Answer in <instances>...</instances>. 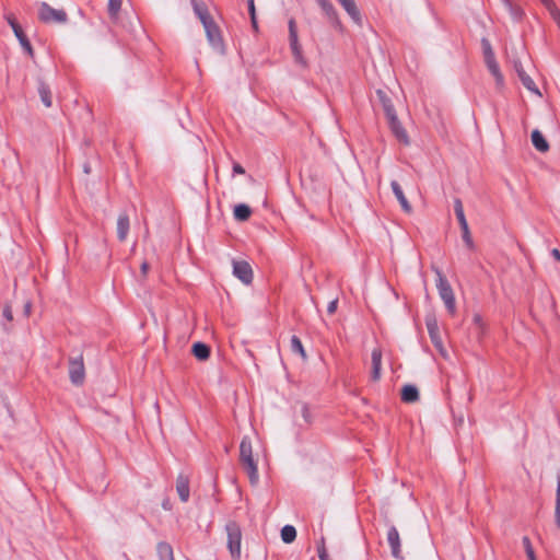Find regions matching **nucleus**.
<instances>
[{
    "instance_id": "obj_33",
    "label": "nucleus",
    "mask_w": 560,
    "mask_h": 560,
    "mask_svg": "<svg viewBox=\"0 0 560 560\" xmlns=\"http://www.w3.org/2000/svg\"><path fill=\"white\" fill-rule=\"evenodd\" d=\"M291 350H292V352L298 353L299 355H301V358L303 360H306V353H305V350L303 348V345H302L300 338L296 337V336H292L291 337Z\"/></svg>"
},
{
    "instance_id": "obj_43",
    "label": "nucleus",
    "mask_w": 560,
    "mask_h": 560,
    "mask_svg": "<svg viewBox=\"0 0 560 560\" xmlns=\"http://www.w3.org/2000/svg\"><path fill=\"white\" fill-rule=\"evenodd\" d=\"M318 558L320 560H329L328 559V553L326 551V548H325L324 544H322V546L318 547Z\"/></svg>"
},
{
    "instance_id": "obj_38",
    "label": "nucleus",
    "mask_w": 560,
    "mask_h": 560,
    "mask_svg": "<svg viewBox=\"0 0 560 560\" xmlns=\"http://www.w3.org/2000/svg\"><path fill=\"white\" fill-rule=\"evenodd\" d=\"M301 416L306 424L312 423V415H311L308 406L305 404H303L301 406Z\"/></svg>"
},
{
    "instance_id": "obj_25",
    "label": "nucleus",
    "mask_w": 560,
    "mask_h": 560,
    "mask_svg": "<svg viewBox=\"0 0 560 560\" xmlns=\"http://www.w3.org/2000/svg\"><path fill=\"white\" fill-rule=\"evenodd\" d=\"M158 555L160 560H174L173 556V548L167 542H159L158 547Z\"/></svg>"
},
{
    "instance_id": "obj_47",
    "label": "nucleus",
    "mask_w": 560,
    "mask_h": 560,
    "mask_svg": "<svg viewBox=\"0 0 560 560\" xmlns=\"http://www.w3.org/2000/svg\"><path fill=\"white\" fill-rule=\"evenodd\" d=\"M233 173L242 175V174L245 173V170H244V167L241 164L234 163V165H233Z\"/></svg>"
},
{
    "instance_id": "obj_40",
    "label": "nucleus",
    "mask_w": 560,
    "mask_h": 560,
    "mask_svg": "<svg viewBox=\"0 0 560 560\" xmlns=\"http://www.w3.org/2000/svg\"><path fill=\"white\" fill-rule=\"evenodd\" d=\"M289 37H290V39L299 38L298 31H296V23H295L294 19H291L289 21Z\"/></svg>"
},
{
    "instance_id": "obj_14",
    "label": "nucleus",
    "mask_w": 560,
    "mask_h": 560,
    "mask_svg": "<svg viewBox=\"0 0 560 560\" xmlns=\"http://www.w3.org/2000/svg\"><path fill=\"white\" fill-rule=\"evenodd\" d=\"M340 5L345 9L348 15L355 24H361L362 19L360 11L354 2V0H338Z\"/></svg>"
},
{
    "instance_id": "obj_18",
    "label": "nucleus",
    "mask_w": 560,
    "mask_h": 560,
    "mask_svg": "<svg viewBox=\"0 0 560 560\" xmlns=\"http://www.w3.org/2000/svg\"><path fill=\"white\" fill-rule=\"evenodd\" d=\"M129 232V218L126 213H121L117 220V236L119 241L124 242Z\"/></svg>"
},
{
    "instance_id": "obj_16",
    "label": "nucleus",
    "mask_w": 560,
    "mask_h": 560,
    "mask_svg": "<svg viewBox=\"0 0 560 560\" xmlns=\"http://www.w3.org/2000/svg\"><path fill=\"white\" fill-rule=\"evenodd\" d=\"M390 186H392V189H393V192L395 195V197L397 198V200L399 201L400 206H401V209L406 212V213H411L412 211V207L411 205L408 202L400 185L396 182V180H393L390 183Z\"/></svg>"
},
{
    "instance_id": "obj_4",
    "label": "nucleus",
    "mask_w": 560,
    "mask_h": 560,
    "mask_svg": "<svg viewBox=\"0 0 560 560\" xmlns=\"http://www.w3.org/2000/svg\"><path fill=\"white\" fill-rule=\"evenodd\" d=\"M38 19L43 23L63 24L68 21L66 11L54 9L48 3L42 2L38 7Z\"/></svg>"
},
{
    "instance_id": "obj_27",
    "label": "nucleus",
    "mask_w": 560,
    "mask_h": 560,
    "mask_svg": "<svg viewBox=\"0 0 560 560\" xmlns=\"http://www.w3.org/2000/svg\"><path fill=\"white\" fill-rule=\"evenodd\" d=\"M38 93H39V97H40L43 104L46 107H50L52 104V101H51V93H50L49 86L46 83L40 82L39 86H38Z\"/></svg>"
},
{
    "instance_id": "obj_54",
    "label": "nucleus",
    "mask_w": 560,
    "mask_h": 560,
    "mask_svg": "<svg viewBox=\"0 0 560 560\" xmlns=\"http://www.w3.org/2000/svg\"><path fill=\"white\" fill-rule=\"evenodd\" d=\"M503 2H504V4H505L506 7H509V8L511 7V3H510V1H509V0H503Z\"/></svg>"
},
{
    "instance_id": "obj_30",
    "label": "nucleus",
    "mask_w": 560,
    "mask_h": 560,
    "mask_svg": "<svg viewBox=\"0 0 560 560\" xmlns=\"http://www.w3.org/2000/svg\"><path fill=\"white\" fill-rule=\"evenodd\" d=\"M296 538V529L292 525H285L281 529V539L285 544H291Z\"/></svg>"
},
{
    "instance_id": "obj_44",
    "label": "nucleus",
    "mask_w": 560,
    "mask_h": 560,
    "mask_svg": "<svg viewBox=\"0 0 560 560\" xmlns=\"http://www.w3.org/2000/svg\"><path fill=\"white\" fill-rule=\"evenodd\" d=\"M513 67L517 73V75L521 74V72H525L522 62L518 59L513 60Z\"/></svg>"
},
{
    "instance_id": "obj_7",
    "label": "nucleus",
    "mask_w": 560,
    "mask_h": 560,
    "mask_svg": "<svg viewBox=\"0 0 560 560\" xmlns=\"http://www.w3.org/2000/svg\"><path fill=\"white\" fill-rule=\"evenodd\" d=\"M427 328L432 343L439 350V352L446 358L447 353L442 342L438 320L434 317L428 318Z\"/></svg>"
},
{
    "instance_id": "obj_37",
    "label": "nucleus",
    "mask_w": 560,
    "mask_h": 560,
    "mask_svg": "<svg viewBox=\"0 0 560 560\" xmlns=\"http://www.w3.org/2000/svg\"><path fill=\"white\" fill-rule=\"evenodd\" d=\"M526 556L528 560H537L532 542L527 536H524L522 539Z\"/></svg>"
},
{
    "instance_id": "obj_39",
    "label": "nucleus",
    "mask_w": 560,
    "mask_h": 560,
    "mask_svg": "<svg viewBox=\"0 0 560 560\" xmlns=\"http://www.w3.org/2000/svg\"><path fill=\"white\" fill-rule=\"evenodd\" d=\"M472 322L478 327L479 334H483V331H485V323L482 320L481 315L478 314V313L474 314Z\"/></svg>"
},
{
    "instance_id": "obj_3",
    "label": "nucleus",
    "mask_w": 560,
    "mask_h": 560,
    "mask_svg": "<svg viewBox=\"0 0 560 560\" xmlns=\"http://www.w3.org/2000/svg\"><path fill=\"white\" fill-rule=\"evenodd\" d=\"M228 535V548L233 560H240L241 558V542L242 532L241 527L235 522H229L225 526Z\"/></svg>"
},
{
    "instance_id": "obj_13",
    "label": "nucleus",
    "mask_w": 560,
    "mask_h": 560,
    "mask_svg": "<svg viewBox=\"0 0 560 560\" xmlns=\"http://www.w3.org/2000/svg\"><path fill=\"white\" fill-rule=\"evenodd\" d=\"M371 360H372L371 377L373 381H378L381 378V368H382V350L380 348H374L372 350Z\"/></svg>"
},
{
    "instance_id": "obj_41",
    "label": "nucleus",
    "mask_w": 560,
    "mask_h": 560,
    "mask_svg": "<svg viewBox=\"0 0 560 560\" xmlns=\"http://www.w3.org/2000/svg\"><path fill=\"white\" fill-rule=\"evenodd\" d=\"M549 12L560 28V11L557 9V7H553L551 10H549Z\"/></svg>"
},
{
    "instance_id": "obj_42",
    "label": "nucleus",
    "mask_w": 560,
    "mask_h": 560,
    "mask_svg": "<svg viewBox=\"0 0 560 560\" xmlns=\"http://www.w3.org/2000/svg\"><path fill=\"white\" fill-rule=\"evenodd\" d=\"M3 317L11 322L13 319V314L10 305H5L3 308Z\"/></svg>"
},
{
    "instance_id": "obj_2",
    "label": "nucleus",
    "mask_w": 560,
    "mask_h": 560,
    "mask_svg": "<svg viewBox=\"0 0 560 560\" xmlns=\"http://www.w3.org/2000/svg\"><path fill=\"white\" fill-rule=\"evenodd\" d=\"M434 272L436 275V288L439 291V295L442 299V301L445 304L446 310L451 315H454L456 313V302L453 289L445 278V276L442 273V271L439 268H434Z\"/></svg>"
},
{
    "instance_id": "obj_10",
    "label": "nucleus",
    "mask_w": 560,
    "mask_h": 560,
    "mask_svg": "<svg viewBox=\"0 0 560 560\" xmlns=\"http://www.w3.org/2000/svg\"><path fill=\"white\" fill-rule=\"evenodd\" d=\"M386 118L388 120L390 130L395 135L397 140L400 141L404 144H409L408 135H407L406 130L404 129V127L401 126L400 121L398 120L397 115L394 114V115H392L389 117H386Z\"/></svg>"
},
{
    "instance_id": "obj_6",
    "label": "nucleus",
    "mask_w": 560,
    "mask_h": 560,
    "mask_svg": "<svg viewBox=\"0 0 560 560\" xmlns=\"http://www.w3.org/2000/svg\"><path fill=\"white\" fill-rule=\"evenodd\" d=\"M69 377L72 384L82 385L85 378L83 357L79 355L69 360Z\"/></svg>"
},
{
    "instance_id": "obj_51",
    "label": "nucleus",
    "mask_w": 560,
    "mask_h": 560,
    "mask_svg": "<svg viewBox=\"0 0 560 560\" xmlns=\"http://www.w3.org/2000/svg\"><path fill=\"white\" fill-rule=\"evenodd\" d=\"M31 307H32L31 302H27V303L25 304V307H24V312H25V315H26V316H28V315H30V313H31Z\"/></svg>"
},
{
    "instance_id": "obj_23",
    "label": "nucleus",
    "mask_w": 560,
    "mask_h": 560,
    "mask_svg": "<svg viewBox=\"0 0 560 560\" xmlns=\"http://www.w3.org/2000/svg\"><path fill=\"white\" fill-rule=\"evenodd\" d=\"M233 214L237 221H246L252 214L250 208L245 203H238L234 207Z\"/></svg>"
},
{
    "instance_id": "obj_29",
    "label": "nucleus",
    "mask_w": 560,
    "mask_h": 560,
    "mask_svg": "<svg viewBox=\"0 0 560 560\" xmlns=\"http://www.w3.org/2000/svg\"><path fill=\"white\" fill-rule=\"evenodd\" d=\"M290 47H291L294 60L298 63L305 65V60L302 55V48L299 43V38L290 39Z\"/></svg>"
},
{
    "instance_id": "obj_24",
    "label": "nucleus",
    "mask_w": 560,
    "mask_h": 560,
    "mask_svg": "<svg viewBox=\"0 0 560 560\" xmlns=\"http://www.w3.org/2000/svg\"><path fill=\"white\" fill-rule=\"evenodd\" d=\"M192 354L198 360H207L210 355V348L203 342H196L192 345Z\"/></svg>"
},
{
    "instance_id": "obj_48",
    "label": "nucleus",
    "mask_w": 560,
    "mask_h": 560,
    "mask_svg": "<svg viewBox=\"0 0 560 560\" xmlns=\"http://www.w3.org/2000/svg\"><path fill=\"white\" fill-rule=\"evenodd\" d=\"M149 268H150V267H149V264H148L147 261H143V262L141 264L140 269H141L142 278H145V277H147L148 271H149Z\"/></svg>"
},
{
    "instance_id": "obj_32",
    "label": "nucleus",
    "mask_w": 560,
    "mask_h": 560,
    "mask_svg": "<svg viewBox=\"0 0 560 560\" xmlns=\"http://www.w3.org/2000/svg\"><path fill=\"white\" fill-rule=\"evenodd\" d=\"M555 520H556L557 527L560 529V472H558V475H557Z\"/></svg>"
},
{
    "instance_id": "obj_35",
    "label": "nucleus",
    "mask_w": 560,
    "mask_h": 560,
    "mask_svg": "<svg viewBox=\"0 0 560 560\" xmlns=\"http://www.w3.org/2000/svg\"><path fill=\"white\" fill-rule=\"evenodd\" d=\"M485 61L495 58L491 44L487 38L481 39Z\"/></svg>"
},
{
    "instance_id": "obj_53",
    "label": "nucleus",
    "mask_w": 560,
    "mask_h": 560,
    "mask_svg": "<svg viewBox=\"0 0 560 560\" xmlns=\"http://www.w3.org/2000/svg\"><path fill=\"white\" fill-rule=\"evenodd\" d=\"M8 22L11 25L12 28H13V24H18L16 21L13 18H8Z\"/></svg>"
},
{
    "instance_id": "obj_21",
    "label": "nucleus",
    "mask_w": 560,
    "mask_h": 560,
    "mask_svg": "<svg viewBox=\"0 0 560 560\" xmlns=\"http://www.w3.org/2000/svg\"><path fill=\"white\" fill-rule=\"evenodd\" d=\"M13 32L19 39L21 46L25 49V51L32 57L33 56V48L31 46L30 40L25 36L22 27L19 24H13Z\"/></svg>"
},
{
    "instance_id": "obj_52",
    "label": "nucleus",
    "mask_w": 560,
    "mask_h": 560,
    "mask_svg": "<svg viewBox=\"0 0 560 560\" xmlns=\"http://www.w3.org/2000/svg\"><path fill=\"white\" fill-rule=\"evenodd\" d=\"M250 22H252L253 28H254L255 31H257V30H258V25H257V19H256V16H254V20H250Z\"/></svg>"
},
{
    "instance_id": "obj_45",
    "label": "nucleus",
    "mask_w": 560,
    "mask_h": 560,
    "mask_svg": "<svg viewBox=\"0 0 560 560\" xmlns=\"http://www.w3.org/2000/svg\"><path fill=\"white\" fill-rule=\"evenodd\" d=\"M337 304H338V299H335L332 300L328 306H327V312L328 314H334L337 310Z\"/></svg>"
},
{
    "instance_id": "obj_5",
    "label": "nucleus",
    "mask_w": 560,
    "mask_h": 560,
    "mask_svg": "<svg viewBox=\"0 0 560 560\" xmlns=\"http://www.w3.org/2000/svg\"><path fill=\"white\" fill-rule=\"evenodd\" d=\"M206 36L210 46L220 54L224 52V44L221 35V31L213 19L203 21Z\"/></svg>"
},
{
    "instance_id": "obj_46",
    "label": "nucleus",
    "mask_w": 560,
    "mask_h": 560,
    "mask_svg": "<svg viewBox=\"0 0 560 560\" xmlns=\"http://www.w3.org/2000/svg\"><path fill=\"white\" fill-rule=\"evenodd\" d=\"M248 11L250 14V20H254V16H256L254 0H248Z\"/></svg>"
},
{
    "instance_id": "obj_19",
    "label": "nucleus",
    "mask_w": 560,
    "mask_h": 560,
    "mask_svg": "<svg viewBox=\"0 0 560 560\" xmlns=\"http://www.w3.org/2000/svg\"><path fill=\"white\" fill-rule=\"evenodd\" d=\"M530 138L532 143L537 151L547 152L549 150V143L539 130H533Z\"/></svg>"
},
{
    "instance_id": "obj_15",
    "label": "nucleus",
    "mask_w": 560,
    "mask_h": 560,
    "mask_svg": "<svg viewBox=\"0 0 560 560\" xmlns=\"http://www.w3.org/2000/svg\"><path fill=\"white\" fill-rule=\"evenodd\" d=\"M340 5L345 9L348 15L355 24H361L362 19L360 11L354 2V0H338Z\"/></svg>"
},
{
    "instance_id": "obj_26",
    "label": "nucleus",
    "mask_w": 560,
    "mask_h": 560,
    "mask_svg": "<svg viewBox=\"0 0 560 560\" xmlns=\"http://www.w3.org/2000/svg\"><path fill=\"white\" fill-rule=\"evenodd\" d=\"M377 96L383 105V109L385 112L386 117H389V116L396 114L395 108L392 104V101L387 97V95L383 91L378 90Z\"/></svg>"
},
{
    "instance_id": "obj_9",
    "label": "nucleus",
    "mask_w": 560,
    "mask_h": 560,
    "mask_svg": "<svg viewBox=\"0 0 560 560\" xmlns=\"http://www.w3.org/2000/svg\"><path fill=\"white\" fill-rule=\"evenodd\" d=\"M387 542L390 547L392 556L397 560H402L400 536L395 526H390L387 532Z\"/></svg>"
},
{
    "instance_id": "obj_31",
    "label": "nucleus",
    "mask_w": 560,
    "mask_h": 560,
    "mask_svg": "<svg viewBox=\"0 0 560 560\" xmlns=\"http://www.w3.org/2000/svg\"><path fill=\"white\" fill-rule=\"evenodd\" d=\"M460 230H462V238L466 246L470 249L474 248V241L469 231V226L467 221L459 223Z\"/></svg>"
},
{
    "instance_id": "obj_28",
    "label": "nucleus",
    "mask_w": 560,
    "mask_h": 560,
    "mask_svg": "<svg viewBox=\"0 0 560 560\" xmlns=\"http://www.w3.org/2000/svg\"><path fill=\"white\" fill-rule=\"evenodd\" d=\"M521 82L523 83V85L530 92L535 93L536 95L538 96H541V93L540 91L538 90V88L536 86L535 82L533 81V79L526 73V72H521V74L518 75Z\"/></svg>"
},
{
    "instance_id": "obj_12",
    "label": "nucleus",
    "mask_w": 560,
    "mask_h": 560,
    "mask_svg": "<svg viewBox=\"0 0 560 560\" xmlns=\"http://www.w3.org/2000/svg\"><path fill=\"white\" fill-rule=\"evenodd\" d=\"M176 491L178 493L179 499L183 502H187L189 500L190 490H189V478L186 475L179 474L176 479Z\"/></svg>"
},
{
    "instance_id": "obj_1",
    "label": "nucleus",
    "mask_w": 560,
    "mask_h": 560,
    "mask_svg": "<svg viewBox=\"0 0 560 560\" xmlns=\"http://www.w3.org/2000/svg\"><path fill=\"white\" fill-rule=\"evenodd\" d=\"M240 462L246 470L249 481L253 486L259 480L257 464L253 456V445L250 438L244 436L240 445Z\"/></svg>"
},
{
    "instance_id": "obj_8",
    "label": "nucleus",
    "mask_w": 560,
    "mask_h": 560,
    "mask_svg": "<svg viewBox=\"0 0 560 560\" xmlns=\"http://www.w3.org/2000/svg\"><path fill=\"white\" fill-rule=\"evenodd\" d=\"M233 275L244 284H249L253 281L252 267L245 260H233Z\"/></svg>"
},
{
    "instance_id": "obj_50",
    "label": "nucleus",
    "mask_w": 560,
    "mask_h": 560,
    "mask_svg": "<svg viewBox=\"0 0 560 560\" xmlns=\"http://www.w3.org/2000/svg\"><path fill=\"white\" fill-rule=\"evenodd\" d=\"M551 255L555 257V259H557L558 261H560V252H559V249L553 248V249L551 250Z\"/></svg>"
},
{
    "instance_id": "obj_22",
    "label": "nucleus",
    "mask_w": 560,
    "mask_h": 560,
    "mask_svg": "<svg viewBox=\"0 0 560 560\" xmlns=\"http://www.w3.org/2000/svg\"><path fill=\"white\" fill-rule=\"evenodd\" d=\"M419 399L418 388L413 385H405L401 389V400L404 402H416Z\"/></svg>"
},
{
    "instance_id": "obj_49",
    "label": "nucleus",
    "mask_w": 560,
    "mask_h": 560,
    "mask_svg": "<svg viewBox=\"0 0 560 560\" xmlns=\"http://www.w3.org/2000/svg\"><path fill=\"white\" fill-rule=\"evenodd\" d=\"M541 3L548 9L551 10L553 7H556L553 0H540Z\"/></svg>"
},
{
    "instance_id": "obj_34",
    "label": "nucleus",
    "mask_w": 560,
    "mask_h": 560,
    "mask_svg": "<svg viewBox=\"0 0 560 560\" xmlns=\"http://www.w3.org/2000/svg\"><path fill=\"white\" fill-rule=\"evenodd\" d=\"M122 0H108V14L112 20H117Z\"/></svg>"
},
{
    "instance_id": "obj_36",
    "label": "nucleus",
    "mask_w": 560,
    "mask_h": 560,
    "mask_svg": "<svg viewBox=\"0 0 560 560\" xmlns=\"http://www.w3.org/2000/svg\"><path fill=\"white\" fill-rule=\"evenodd\" d=\"M454 210H455V214H456V218L458 220V223H462V222H466V217H465V213H464V208H463V203H462V200L456 198L454 200Z\"/></svg>"
},
{
    "instance_id": "obj_17",
    "label": "nucleus",
    "mask_w": 560,
    "mask_h": 560,
    "mask_svg": "<svg viewBox=\"0 0 560 560\" xmlns=\"http://www.w3.org/2000/svg\"><path fill=\"white\" fill-rule=\"evenodd\" d=\"M488 70L493 75L497 86L502 88L504 85V78L500 71L499 65L495 58L485 61Z\"/></svg>"
},
{
    "instance_id": "obj_20",
    "label": "nucleus",
    "mask_w": 560,
    "mask_h": 560,
    "mask_svg": "<svg viewBox=\"0 0 560 560\" xmlns=\"http://www.w3.org/2000/svg\"><path fill=\"white\" fill-rule=\"evenodd\" d=\"M191 5L194 9L195 14L198 16L201 23L203 21L211 20V15L208 13V9L206 4L200 0H191Z\"/></svg>"
},
{
    "instance_id": "obj_11",
    "label": "nucleus",
    "mask_w": 560,
    "mask_h": 560,
    "mask_svg": "<svg viewBox=\"0 0 560 560\" xmlns=\"http://www.w3.org/2000/svg\"><path fill=\"white\" fill-rule=\"evenodd\" d=\"M316 1H317L318 5L322 8V10L324 11V13L327 16V19L329 20V22L335 27L341 28V23L338 18V13H337L335 7L332 5V3L329 0H316Z\"/></svg>"
}]
</instances>
